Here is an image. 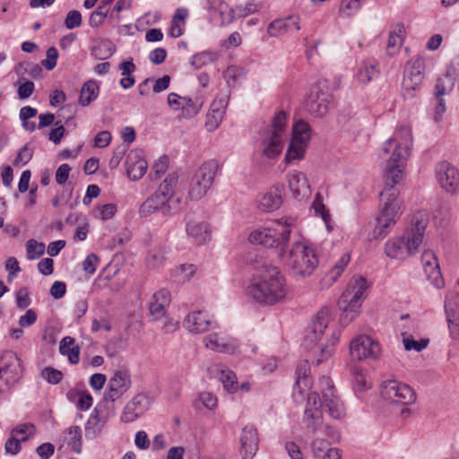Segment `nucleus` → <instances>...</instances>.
I'll list each match as a JSON object with an SVG mask.
<instances>
[{
	"mask_svg": "<svg viewBox=\"0 0 459 459\" xmlns=\"http://www.w3.org/2000/svg\"><path fill=\"white\" fill-rule=\"evenodd\" d=\"M290 232V225L277 222L273 228L251 232L249 241L268 248L281 247L280 255L292 273L302 277L309 276L318 265V258L315 250L301 241H295L290 249L285 251Z\"/></svg>",
	"mask_w": 459,
	"mask_h": 459,
	"instance_id": "nucleus-1",
	"label": "nucleus"
},
{
	"mask_svg": "<svg viewBox=\"0 0 459 459\" xmlns=\"http://www.w3.org/2000/svg\"><path fill=\"white\" fill-rule=\"evenodd\" d=\"M247 291L256 302L273 305L286 296V281L277 266L264 264L251 280Z\"/></svg>",
	"mask_w": 459,
	"mask_h": 459,
	"instance_id": "nucleus-2",
	"label": "nucleus"
},
{
	"mask_svg": "<svg viewBox=\"0 0 459 459\" xmlns=\"http://www.w3.org/2000/svg\"><path fill=\"white\" fill-rule=\"evenodd\" d=\"M412 143L411 128L401 126L393 138L388 139L382 149L384 154H389L385 169V178L391 183H398L403 178L405 161L410 156V147Z\"/></svg>",
	"mask_w": 459,
	"mask_h": 459,
	"instance_id": "nucleus-3",
	"label": "nucleus"
},
{
	"mask_svg": "<svg viewBox=\"0 0 459 459\" xmlns=\"http://www.w3.org/2000/svg\"><path fill=\"white\" fill-rule=\"evenodd\" d=\"M398 183H391L385 178V187L380 193V212L376 219L372 236L376 239L384 238L394 227L401 215V201L398 199Z\"/></svg>",
	"mask_w": 459,
	"mask_h": 459,
	"instance_id": "nucleus-4",
	"label": "nucleus"
},
{
	"mask_svg": "<svg viewBox=\"0 0 459 459\" xmlns=\"http://www.w3.org/2000/svg\"><path fill=\"white\" fill-rule=\"evenodd\" d=\"M368 287L367 279L360 276L342 294L337 302L339 308L342 310L340 316L341 325H347L358 316L361 299L366 297Z\"/></svg>",
	"mask_w": 459,
	"mask_h": 459,
	"instance_id": "nucleus-5",
	"label": "nucleus"
},
{
	"mask_svg": "<svg viewBox=\"0 0 459 459\" xmlns=\"http://www.w3.org/2000/svg\"><path fill=\"white\" fill-rule=\"evenodd\" d=\"M287 114L281 110L273 117L271 126L262 142L263 154L274 159L281 153L283 137L286 134Z\"/></svg>",
	"mask_w": 459,
	"mask_h": 459,
	"instance_id": "nucleus-6",
	"label": "nucleus"
},
{
	"mask_svg": "<svg viewBox=\"0 0 459 459\" xmlns=\"http://www.w3.org/2000/svg\"><path fill=\"white\" fill-rule=\"evenodd\" d=\"M218 163L215 160L204 162L194 171L188 181V198L192 201L202 199L212 186Z\"/></svg>",
	"mask_w": 459,
	"mask_h": 459,
	"instance_id": "nucleus-7",
	"label": "nucleus"
},
{
	"mask_svg": "<svg viewBox=\"0 0 459 459\" xmlns=\"http://www.w3.org/2000/svg\"><path fill=\"white\" fill-rule=\"evenodd\" d=\"M320 385L322 386V396L319 397L316 393L311 394L307 400V404L313 401L314 404L316 403V398L319 399L320 407L327 411L333 419H339L343 414L342 403L335 394L334 386L332 380L327 377L320 378Z\"/></svg>",
	"mask_w": 459,
	"mask_h": 459,
	"instance_id": "nucleus-8",
	"label": "nucleus"
},
{
	"mask_svg": "<svg viewBox=\"0 0 459 459\" xmlns=\"http://www.w3.org/2000/svg\"><path fill=\"white\" fill-rule=\"evenodd\" d=\"M424 71L425 62L421 56H414L406 63L403 80V95L405 99H412L415 92L420 91Z\"/></svg>",
	"mask_w": 459,
	"mask_h": 459,
	"instance_id": "nucleus-9",
	"label": "nucleus"
},
{
	"mask_svg": "<svg viewBox=\"0 0 459 459\" xmlns=\"http://www.w3.org/2000/svg\"><path fill=\"white\" fill-rule=\"evenodd\" d=\"M311 137V128L304 120H299L293 126L292 138L285 154V160L290 163L304 157L307 143Z\"/></svg>",
	"mask_w": 459,
	"mask_h": 459,
	"instance_id": "nucleus-10",
	"label": "nucleus"
},
{
	"mask_svg": "<svg viewBox=\"0 0 459 459\" xmlns=\"http://www.w3.org/2000/svg\"><path fill=\"white\" fill-rule=\"evenodd\" d=\"M332 101L333 95L329 91L328 81L319 80L310 88L307 109L315 117H323L327 113L328 106Z\"/></svg>",
	"mask_w": 459,
	"mask_h": 459,
	"instance_id": "nucleus-11",
	"label": "nucleus"
},
{
	"mask_svg": "<svg viewBox=\"0 0 459 459\" xmlns=\"http://www.w3.org/2000/svg\"><path fill=\"white\" fill-rule=\"evenodd\" d=\"M381 395L385 400L401 405L415 403L416 394L408 385L396 380H386L381 385Z\"/></svg>",
	"mask_w": 459,
	"mask_h": 459,
	"instance_id": "nucleus-12",
	"label": "nucleus"
},
{
	"mask_svg": "<svg viewBox=\"0 0 459 459\" xmlns=\"http://www.w3.org/2000/svg\"><path fill=\"white\" fill-rule=\"evenodd\" d=\"M420 245L419 237L411 239L405 232L402 237L392 238L385 243V254L392 259H404L413 255Z\"/></svg>",
	"mask_w": 459,
	"mask_h": 459,
	"instance_id": "nucleus-13",
	"label": "nucleus"
},
{
	"mask_svg": "<svg viewBox=\"0 0 459 459\" xmlns=\"http://www.w3.org/2000/svg\"><path fill=\"white\" fill-rule=\"evenodd\" d=\"M114 414V405L108 404L103 400L100 402L92 411L85 425L86 436L97 437L108 419Z\"/></svg>",
	"mask_w": 459,
	"mask_h": 459,
	"instance_id": "nucleus-14",
	"label": "nucleus"
},
{
	"mask_svg": "<svg viewBox=\"0 0 459 459\" xmlns=\"http://www.w3.org/2000/svg\"><path fill=\"white\" fill-rule=\"evenodd\" d=\"M131 385V375L128 370L117 371L108 381V392L105 394L103 401L113 404L130 389Z\"/></svg>",
	"mask_w": 459,
	"mask_h": 459,
	"instance_id": "nucleus-15",
	"label": "nucleus"
},
{
	"mask_svg": "<svg viewBox=\"0 0 459 459\" xmlns=\"http://www.w3.org/2000/svg\"><path fill=\"white\" fill-rule=\"evenodd\" d=\"M380 351L379 343L368 335H359L351 342L350 352L354 359H377Z\"/></svg>",
	"mask_w": 459,
	"mask_h": 459,
	"instance_id": "nucleus-16",
	"label": "nucleus"
},
{
	"mask_svg": "<svg viewBox=\"0 0 459 459\" xmlns=\"http://www.w3.org/2000/svg\"><path fill=\"white\" fill-rule=\"evenodd\" d=\"M330 309L323 307L316 316L312 324L307 327L304 337V345L307 349H312L324 334L325 329L330 321Z\"/></svg>",
	"mask_w": 459,
	"mask_h": 459,
	"instance_id": "nucleus-17",
	"label": "nucleus"
},
{
	"mask_svg": "<svg viewBox=\"0 0 459 459\" xmlns=\"http://www.w3.org/2000/svg\"><path fill=\"white\" fill-rule=\"evenodd\" d=\"M151 399L145 393H139L123 409L121 420L131 423L142 417L150 408Z\"/></svg>",
	"mask_w": 459,
	"mask_h": 459,
	"instance_id": "nucleus-18",
	"label": "nucleus"
},
{
	"mask_svg": "<svg viewBox=\"0 0 459 459\" xmlns=\"http://www.w3.org/2000/svg\"><path fill=\"white\" fill-rule=\"evenodd\" d=\"M437 179L441 187L450 194L459 191V171L448 161H442L436 169Z\"/></svg>",
	"mask_w": 459,
	"mask_h": 459,
	"instance_id": "nucleus-19",
	"label": "nucleus"
},
{
	"mask_svg": "<svg viewBox=\"0 0 459 459\" xmlns=\"http://www.w3.org/2000/svg\"><path fill=\"white\" fill-rule=\"evenodd\" d=\"M6 361L0 368V380L4 381L7 387L16 384L22 376V367L16 354L8 352L5 355Z\"/></svg>",
	"mask_w": 459,
	"mask_h": 459,
	"instance_id": "nucleus-20",
	"label": "nucleus"
},
{
	"mask_svg": "<svg viewBox=\"0 0 459 459\" xmlns=\"http://www.w3.org/2000/svg\"><path fill=\"white\" fill-rule=\"evenodd\" d=\"M185 221L187 236L196 245L205 244L211 239V230L208 223L195 220L190 214L186 215Z\"/></svg>",
	"mask_w": 459,
	"mask_h": 459,
	"instance_id": "nucleus-21",
	"label": "nucleus"
},
{
	"mask_svg": "<svg viewBox=\"0 0 459 459\" xmlns=\"http://www.w3.org/2000/svg\"><path fill=\"white\" fill-rule=\"evenodd\" d=\"M258 433L253 425H247L242 429L240 435V454L242 459H252L258 450Z\"/></svg>",
	"mask_w": 459,
	"mask_h": 459,
	"instance_id": "nucleus-22",
	"label": "nucleus"
},
{
	"mask_svg": "<svg viewBox=\"0 0 459 459\" xmlns=\"http://www.w3.org/2000/svg\"><path fill=\"white\" fill-rule=\"evenodd\" d=\"M214 324L202 310L189 313L183 321V325L193 333H204L212 328Z\"/></svg>",
	"mask_w": 459,
	"mask_h": 459,
	"instance_id": "nucleus-23",
	"label": "nucleus"
},
{
	"mask_svg": "<svg viewBox=\"0 0 459 459\" xmlns=\"http://www.w3.org/2000/svg\"><path fill=\"white\" fill-rule=\"evenodd\" d=\"M421 260L428 279L435 287L442 288L444 286V281L435 254L431 251H425L422 254Z\"/></svg>",
	"mask_w": 459,
	"mask_h": 459,
	"instance_id": "nucleus-24",
	"label": "nucleus"
},
{
	"mask_svg": "<svg viewBox=\"0 0 459 459\" xmlns=\"http://www.w3.org/2000/svg\"><path fill=\"white\" fill-rule=\"evenodd\" d=\"M126 173L133 180H139L146 173L148 163L143 158L142 152L131 151L126 159Z\"/></svg>",
	"mask_w": 459,
	"mask_h": 459,
	"instance_id": "nucleus-25",
	"label": "nucleus"
},
{
	"mask_svg": "<svg viewBox=\"0 0 459 459\" xmlns=\"http://www.w3.org/2000/svg\"><path fill=\"white\" fill-rule=\"evenodd\" d=\"M283 191V185L273 186L258 200V209L264 212H271L279 209L282 204Z\"/></svg>",
	"mask_w": 459,
	"mask_h": 459,
	"instance_id": "nucleus-26",
	"label": "nucleus"
},
{
	"mask_svg": "<svg viewBox=\"0 0 459 459\" xmlns=\"http://www.w3.org/2000/svg\"><path fill=\"white\" fill-rule=\"evenodd\" d=\"M30 429H31V431L29 432V435L33 436L35 434V426L32 423L21 424L13 428L11 432V437L6 441L4 445L5 453L11 454L13 455H17L21 451L20 444L28 440L29 437L25 436L21 439H18L16 436L19 433H28Z\"/></svg>",
	"mask_w": 459,
	"mask_h": 459,
	"instance_id": "nucleus-27",
	"label": "nucleus"
},
{
	"mask_svg": "<svg viewBox=\"0 0 459 459\" xmlns=\"http://www.w3.org/2000/svg\"><path fill=\"white\" fill-rule=\"evenodd\" d=\"M299 18L290 15L285 19H277L273 21L267 28V32L272 37H279L290 30H299Z\"/></svg>",
	"mask_w": 459,
	"mask_h": 459,
	"instance_id": "nucleus-28",
	"label": "nucleus"
},
{
	"mask_svg": "<svg viewBox=\"0 0 459 459\" xmlns=\"http://www.w3.org/2000/svg\"><path fill=\"white\" fill-rule=\"evenodd\" d=\"M228 101L224 99L216 100L211 105V110L206 116L205 127L212 132L218 128L223 119Z\"/></svg>",
	"mask_w": 459,
	"mask_h": 459,
	"instance_id": "nucleus-29",
	"label": "nucleus"
},
{
	"mask_svg": "<svg viewBox=\"0 0 459 459\" xmlns=\"http://www.w3.org/2000/svg\"><path fill=\"white\" fill-rule=\"evenodd\" d=\"M206 9L210 14L219 13L221 16V24H230L235 19V10L230 8L223 0H205Z\"/></svg>",
	"mask_w": 459,
	"mask_h": 459,
	"instance_id": "nucleus-30",
	"label": "nucleus"
},
{
	"mask_svg": "<svg viewBox=\"0 0 459 459\" xmlns=\"http://www.w3.org/2000/svg\"><path fill=\"white\" fill-rule=\"evenodd\" d=\"M289 186L295 198L305 197L310 193L306 175L299 171L289 174Z\"/></svg>",
	"mask_w": 459,
	"mask_h": 459,
	"instance_id": "nucleus-31",
	"label": "nucleus"
},
{
	"mask_svg": "<svg viewBox=\"0 0 459 459\" xmlns=\"http://www.w3.org/2000/svg\"><path fill=\"white\" fill-rule=\"evenodd\" d=\"M166 199L154 192L141 205L139 213L142 217H148L156 212H161L164 215V206H166Z\"/></svg>",
	"mask_w": 459,
	"mask_h": 459,
	"instance_id": "nucleus-32",
	"label": "nucleus"
},
{
	"mask_svg": "<svg viewBox=\"0 0 459 459\" xmlns=\"http://www.w3.org/2000/svg\"><path fill=\"white\" fill-rule=\"evenodd\" d=\"M428 221V214L425 212H418L413 214L411 218V226L408 230H406L407 235L411 239H415L416 237H419L421 243Z\"/></svg>",
	"mask_w": 459,
	"mask_h": 459,
	"instance_id": "nucleus-33",
	"label": "nucleus"
},
{
	"mask_svg": "<svg viewBox=\"0 0 459 459\" xmlns=\"http://www.w3.org/2000/svg\"><path fill=\"white\" fill-rule=\"evenodd\" d=\"M183 105L180 117L185 119H190L195 117L204 105V99L201 96H195L194 99L190 97H183Z\"/></svg>",
	"mask_w": 459,
	"mask_h": 459,
	"instance_id": "nucleus-34",
	"label": "nucleus"
},
{
	"mask_svg": "<svg viewBox=\"0 0 459 459\" xmlns=\"http://www.w3.org/2000/svg\"><path fill=\"white\" fill-rule=\"evenodd\" d=\"M116 51L115 44L108 39H100L91 50V54L96 59L107 60L110 58Z\"/></svg>",
	"mask_w": 459,
	"mask_h": 459,
	"instance_id": "nucleus-35",
	"label": "nucleus"
},
{
	"mask_svg": "<svg viewBox=\"0 0 459 459\" xmlns=\"http://www.w3.org/2000/svg\"><path fill=\"white\" fill-rule=\"evenodd\" d=\"M100 92V87L96 81L89 80L83 83L80 97L79 104L82 107L90 105L94 100L97 99Z\"/></svg>",
	"mask_w": 459,
	"mask_h": 459,
	"instance_id": "nucleus-36",
	"label": "nucleus"
},
{
	"mask_svg": "<svg viewBox=\"0 0 459 459\" xmlns=\"http://www.w3.org/2000/svg\"><path fill=\"white\" fill-rule=\"evenodd\" d=\"M404 32V26L402 23L396 24L394 30L390 32L386 46L388 55L393 56L399 50L403 42Z\"/></svg>",
	"mask_w": 459,
	"mask_h": 459,
	"instance_id": "nucleus-37",
	"label": "nucleus"
},
{
	"mask_svg": "<svg viewBox=\"0 0 459 459\" xmlns=\"http://www.w3.org/2000/svg\"><path fill=\"white\" fill-rule=\"evenodd\" d=\"M205 346L209 349L226 353H233L235 347L227 343L218 334H209L204 340Z\"/></svg>",
	"mask_w": 459,
	"mask_h": 459,
	"instance_id": "nucleus-38",
	"label": "nucleus"
},
{
	"mask_svg": "<svg viewBox=\"0 0 459 459\" xmlns=\"http://www.w3.org/2000/svg\"><path fill=\"white\" fill-rule=\"evenodd\" d=\"M167 248L164 246H157L152 248L146 256V262L149 267L158 268L163 264L166 260Z\"/></svg>",
	"mask_w": 459,
	"mask_h": 459,
	"instance_id": "nucleus-39",
	"label": "nucleus"
},
{
	"mask_svg": "<svg viewBox=\"0 0 459 459\" xmlns=\"http://www.w3.org/2000/svg\"><path fill=\"white\" fill-rule=\"evenodd\" d=\"M220 380L223 388L230 394H235L239 389L236 374L228 368L221 370Z\"/></svg>",
	"mask_w": 459,
	"mask_h": 459,
	"instance_id": "nucleus-40",
	"label": "nucleus"
},
{
	"mask_svg": "<svg viewBox=\"0 0 459 459\" xmlns=\"http://www.w3.org/2000/svg\"><path fill=\"white\" fill-rule=\"evenodd\" d=\"M455 85V78L448 73L440 76L435 85L436 99L442 98L445 94L451 91Z\"/></svg>",
	"mask_w": 459,
	"mask_h": 459,
	"instance_id": "nucleus-41",
	"label": "nucleus"
},
{
	"mask_svg": "<svg viewBox=\"0 0 459 459\" xmlns=\"http://www.w3.org/2000/svg\"><path fill=\"white\" fill-rule=\"evenodd\" d=\"M305 420L307 429H310L312 432L316 431L322 423V411L318 407L307 408Z\"/></svg>",
	"mask_w": 459,
	"mask_h": 459,
	"instance_id": "nucleus-42",
	"label": "nucleus"
},
{
	"mask_svg": "<svg viewBox=\"0 0 459 459\" xmlns=\"http://www.w3.org/2000/svg\"><path fill=\"white\" fill-rule=\"evenodd\" d=\"M178 179V178L176 173L169 174L164 181L160 185L156 193L166 199L169 198L175 194L174 188L177 186Z\"/></svg>",
	"mask_w": 459,
	"mask_h": 459,
	"instance_id": "nucleus-43",
	"label": "nucleus"
},
{
	"mask_svg": "<svg viewBox=\"0 0 459 459\" xmlns=\"http://www.w3.org/2000/svg\"><path fill=\"white\" fill-rule=\"evenodd\" d=\"M378 74V71L377 69V66L375 64L371 63V62H368V63H364L360 68L359 69L358 73H357V80L363 83V84H366L368 82H369L372 79L376 78Z\"/></svg>",
	"mask_w": 459,
	"mask_h": 459,
	"instance_id": "nucleus-44",
	"label": "nucleus"
},
{
	"mask_svg": "<svg viewBox=\"0 0 459 459\" xmlns=\"http://www.w3.org/2000/svg\"><path fill=\"white\" fill-rule=\"evenodd\" d=\"M350 262V255L344 254L340 260L334 264V266L329 271L328 274L325 277V280L328 281L330 284L335 282L337 279L343 273L345 267L348 265Z\"/></svg>",
	"mask_w": 459,
	"mask_h": 459,
	"instance_id": "nucleus-45",
	"label": "nucleus"
},
{
	"mask_svg": "<svg viewBox=\"0 0 459 459\" xmlns=\"http://www.w3.org/2000/svg\"><path fill=\"white\" fill-rule=\"evenodd\" d=\"M66 433L71 436L68 445L76 454H81L82 450V429L79 426H73L66 429Z\"/></svg>",
	"mask_w": 459,
	"mask_h": 459,
	"instance_id": "nucleus-46",
	"label": "nucleus"
},
{
	"mask_svg": "<svg viewBox=\"0 0 459 459\" xmlns=\"http://www.w3.org/2000/svg\"><path fill=\"white\" fill-rule=\"evenodd\" d=\"M216 59V54L212 51H203L195 54L190 59V65L195 69H199L208 64H212Z\"/></svg>",
	"mask_w": 459,
	"mask_h": 459,
	"instance_id": "nucleus-47",
	"label": "nucleus"
},
{
	"mask_svg": "<svg viewBox=\"0 0 459 459\" xmlns=\"http://www.w3.org/2000/svg\"><path fill=\"white\" fill-rule=\"evenodd\" d=\"M332 449L328 441L323 438H316L311 443L312 453L314 456L318 459L325 456Z\"/></svg>",
	"mask_w": 459,
	"mask_h": 459,
	"instance_id": "nucleus-48",
	"label": "nucleus"
},
{
	"mask_svg": "<svg viewBox=\"0 0 459 459\" xmlns=\"http://www.w3.org/2000/svg\"><path fill=\"white\" fill-rule=\"evenodd\" d=\"M27 258L34 260L39 258L45 252V245L35 239H30L26 243Z\"/></svg>",
	"mask_w": 459,
	"mask_h": 459,
	"instance_id": "nucleus-49",
	"label": "nucleus"
},
{
	"mask_svg": "<svg viewBox=\"0 0 459 459\" xmlns=\"http://www.w3.org/2000/svg\"><path fill=\"white\" fill-rule=\"evenodd\" d=\"M186 205V203L182 202V198L175 196V194L168 198L166 206H164V215H171L182 211Z\"/></svg>",
	"mask_w": 459,
	"mask_h": 459,
	"instance_id": "nucleus-50",
	"label": "nucleus"
},
{
	"mask_svg": "<svg viewBox=\"0 0 459 459\" xmlns=\"http://www.w3.org/2000/svg\"><path fill=\"white\" fill-rule=\"evenodd\" d=\"M340 334L339 333H333L331 337V345L326 344L320 347V356L321 358L316 359L313 361L316 365H320L325 359L330 358L333 352V346L339 342Z\"/></svg>",
	"mask_w": 459,
	"mask_h": 459,
	"instance_id": "nucleus-51",
	"label": "nucleus"
},
{
	"mask_svg": "<svg viewBox=\"0 0 459 459\" xmlns=\"http://www.w3.org/2000/svg\"><path fill=\"white\" fill-rule=\"evenodd\" d=\"M359 0H342L340 5V14L342 17L352 16L361 6Z\"/></svg>",
	"mask_w": 459,
	"mask_h": 459,
	"instance_id": "nucleus-52",
	"label": "nucleus"
},
{
	"mask_svg": "<svg viewBox=\"0 0 459 459\" xmlns=\"http://www.w3.org/2000/svg\"><path fill=\"white\" fill-rule=\"evenodd\" d=\"M312 208L315 210L316 214L320 215L325 223L328 225L331 216L329 211L325 208V205L323 203V197L321 194H316L315 200L312 204Z\"/></svg>",
	"mask_w": 459,
	"mask_h": 459,
	"instance_id": "nucleus-53",
	"label": "nucleus"
},
{
	"mask_svg": "<svg viewBox=\"0 0 459 459\" xmlns=\"http://www.w3.org/2000/svg\"><path fill=\"white\" fill-rule=\"evenodd\" d=\"M429 342V339H420V341H415L411 335H403V347L406 351L414 350L416 351H421L428 346Z\"/></svg>",
	"mask_w": 459,
	"mask_h": 459,
	"instance_id": "nucleus-54",
	"label": "nucleus"
},
{
	"mask_svg": "<svg viewBox=\"0 0 459 459\" xmlns=\"http://www.w3.org/2000/svg\"><path fill=\"white\" fill-rule=\"evenodd\" d=\"M352 383L353 389L357 394L363 393L371 387L370 384L367 381L366 377L359 371L354 372Z\"/></svg>",
	"mask_w": 459,
	"mask_h": 459,
	"instance_id": "nucleus-55",
	"label": "nucleus"
},
{
	"mask_svg": "<svg viewBox=\"0 0 459 459\" xmlns=\"http://www.w3.org/2000/svg\"><path fill=\"white\" fill-rule=\"evenodd\" d=\"M42 377L45 378L48 383L52 385L59 384L63 379V373L51 367L45 368L41 372Z\"/></svg>",
	"mask_w": 459,
	"mask_h": 459,
	"instance_id": "nucleus-56",
	"label": "nucleus"
},
{
	"mask_svg": "<svg viewBox=\"0 0 459 459\" xmlns=\"http://www.w3.org/2000/svg\"><path fill=\"white\" fill-rule=\"evenodd\" d=\"M169 158L167 156L161 157L152 167L150 176L152 179H158L168 169Z\"/></svg>",
	"mask_w": 459,
	"mask_h": 459,
	"instance_id": "nucleus-57",
	"label": "nucleus"
},
{
	"mask_svg": "<svg viewBox=\"0 0 459 459\" xmlns=\"http://www.w3.org/2000/svg\"><path fill=\"white\" fill-rule=\"evenodd\" d=\"M262 8V4L255 1L247 2L244 6H238L235 13L238 12V17H247L258 12Z\"/></svg>",
	"mask_w": 459,
	"mask_h": 459,
	"instance_id": "nucleus-58",
	"label": "nucleus"
},
{
	"mask_svg": "<svg viewBox=\"0 0 459 459\" xmlns=\"http://www.w3.org/2000/svg\"><path fill=\"white\" fill-rule=\"evenodd\" d=\"M242 70L236 66H229L223 74V77L230 87H235Z\"/></svg>",
	"mask_w": 459,
	"mask_h": 459,
	"instance_id": "nucleus-59",
	"label": "nucleus"
},
{
	"mask_svg": "<svg viewBox=\"0 0 459 459\" xmlns=\"http://www.w3.org/2000/svg\"><path fill=\"white\" fill-rule=\"evenodd\" d=\"M58 58V51L55 47H50L47 50V58L42 61V65L48 71L53 70L56 66Z\"/></svg>",
	"mask_w": 459,
	"mask_h": 459,
	"instance_id": "nucleus-60",
	"label": "nucleus"
},
{
	"mask_svg": "<svg viewBox=\"0 0 459 459\" xmlns=\"http://www.w3.org/2000/svg\"><path fill=\"white\" fill-rule=\"evenodd\" d=\"M82 24V14L77 10L68 12L65 25L68 30H73L79 27Z\"/></svg>",
	"mask_w": 459,
	"mask_h": 459,
	"instance_id": "nucleus-61",
	"label": "nucleus"
},
{
	"mask_svg": "<svg viewBox=\"0 0 459 459\" xmlns=\"http://www.w3.org/2000/svg\"><path fill=\"white\" fill-rule=\"evenodd\" d=\"M100 259L97 255L91 253L86 256L82 262V269L89 274H93L96 272L97 264Z\"/></svg>",
	"mask_w": 459,
	"mask_h": 459,
	"instance_id": "nucleus-62",
	"label": "nucleus"
},
{
	"mask_svg": "<svg viewBox=\"0 0 459 459\" xmlns=\"http://www.w3.org/2000/svg\"><path fill=\"white\" fill-rule=\"evenodd\" d=\"M37 318V313L33 309L30 308L26 310L23 316H20L18 324L20 327H30L36 323Z\"/></svg>",
	"mask_w": 459,
	"mask_h": 459,
	"instance_id": "nucleus-63",
	"label": "nucleus"
},
{
	"mask_svg": "<svg viewBox=\"0 0 459 459\" xmlns=\"http://www.w3.org/2000/svg\"><path fill=\"white\" fill-rule=\"evenodd\" d=\"M33 152L29 149L28 145H24L20 149L14 161L13 165L18 166L19 164H27L32 158Z\"/></svg>",
	"mask_w": 459,
	"mask_h": 459,
	"instance_id": "nucleus-64",
	"label": "nucleus"
}]
</instances>
